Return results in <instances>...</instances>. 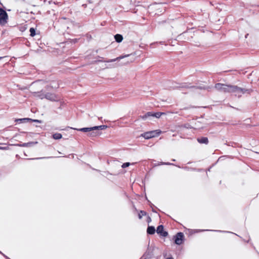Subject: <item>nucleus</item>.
<instances>
[{
  "instance_id": "1",
  "label": "nucleus",
  "mask_w": 259,
  "mask_h": 259,
  "mask_svg": "<svg viewBox=\"0 0 259 259\" xmlns=\"http://www.w3.org/2000/svg\"><path fill=\"white\" fill-rule=\"evenodd\" d=\"M46 90L43 89L40 91L34 92L33 94L34 96L35 97H37L41 99L46 98L51 101L56 100V97L55 94L50 93H46Z\"/></svg>"
},
{
  "instance_id": "2",
  "label": "nucleus",
  "mask_w": 259,
  "mask_h": 259,
  "mask_svg": "<svg viewBox=\"0 0 259 259\" xmlns=\"http://www.w3.org/2000/svg\"><path fill=\"white\" fill-rule=\"evenodd\" d=\"M107 128V126L105 125H101L99 126H95L92 127H85L79 130L80 131L83 132H88L94 130H105Z\"/></svg>"
},
{
  "instance_id": "3",
  "label": "nucleus",
  "mask_w": 259,
  "mask_h": 259,
  "mask_svg": "<svg viewBox=\"0 0 259 259\" xmlns=\"http://www.w3.org/2000/svg\"><path fill=\"white\" fill-rule=\"evenodd\" d=\"M160 133L158 130L150 131L143 134L142 136L146 139H149L159 136Z\"/></svg>"
},
{
  "instance_id": "4",
  "label": "nucleus",
  "mask_w": 259,
  "mask_h": 259,
  "mask_svg": "<svg viewBox=\"0 0 259 259\" xmlns=\"http://www.w3.org/2000/svg\"><path fill=\"white\" fill-rule=\"evenodd\" d=\"M8 17L6 11L0 9V24L5 25L7 22Z\"/></svg>"
},
{
  "instance_id": "5",
  "label": "nucleus",
  "mask_w": 259,
  "mask_h": 259,
  "mask_svg": "<svg viewBox=\"0 0 259 259\" xmlns=\"http://www.w3.org/2000/svg\"><path fill=\"white\" fill-rule=\"evenodd\" d=\"M183 234L182 233H178L176 238L175 243L180 245L183 242Z\"/></svg>"
},
{
  "instance_id": "6",
  "label": "nucleus",
  "mask_w": 259,
  "mask_h": 259,
  "mask_svg": "<svg viewBox=\"0 0 259 259\" xmlns=\"http://www.w3.org/2000/svg\"><path fill=\"white\" fill-rule=\"evenodd\" d=\"M156 232L163 236H166L167 235V232L163 231V227L162 225L159 226L157 227Z\"/></svg>"
},
{
  "instance_id": "7",
  "label": "nucleus",
  "mask_w": 259,
  "mask_h": 259,
  "mask_svg": "<svg viewBox=\"0 0 259 259\" xmlns=\"http://www.w3.org/2000/svg\"><path fill=\"white\" fill-rule=\"evenodd\" d=\"M161 115V113H156L154 114H152L151 113L149 112V113H147L145 116H143L142 118L144 119V118H146L150 116H154L157 118H159Z\"/></svg>"
},
{
  "instance_id": "8",
  "label": "nucleus",
  "mask_w": 259,
  "mask_h": 259,
  "mask_svg": "<svg viewBox=\"0 0 259 259\" xmlns=\"http://www.w3.org/2000/svg\"><path fill=\"white\" fill-rule=\"evenodd\" d=\"M115 39L117 42H120L122 40L123 37L120 34H116L115 35Z\"/></svg>"
},
{
  "instance_id": "9",
  "label": "nucleus",
  "mask_w": 259,
  "mask_h": 259,
  "mask_svg": "<svg viewBox=\"0 0 259 259\" xmlns=\"http://www.w3.org/2000/svg\"><path fill=\"white\" fill-rule=\"evenodd\" d=\"M155 230L153 227H149L147 229V232L149 234H153L155 233Z\"/></svg>"
},
{
  "instance_id": "10",
  "label": "nucleus",
  "mask_w": 259,
  "mask_h": 259,
  "mask_svg": "<svg viewBox=\"0 0 259 259\" xmlns=\"http://www.w3.org/2000/svg\"><path fill=\"white\" fill-rule=\"evenodd\" d=\"M53 137L55 140H59L62 138V136L60 133H55L53 135Z\"/></svg>"
},
{
  "instance_id": "11",
  "label": "nucleus",
  "mask_w": 259,
  "mask_h": 259,
  "mask_svg": "<svg viewBox=\"0 0 259 259\" xmlns=\"http://www.w3.org/2000/svg\"><path fill=\"white\" fill-rule=\"evenodd\" d=\"M199 143H207L208 142V139L206 138H203L201 139H198Z\"/></svg>"
},
{
  "instance_id": "12",
  "label": "nucleus",
  "mask_w": 259,
  "mask_h": 259,
  "mask_svg": "<svg viewBox=\"0 0 259 259\" xmlns=\"http://www.w3.org/2000/svg\"><path fill=\"white\" fill-rule=\"evenodd\" d=\"M30 35L31 36H34L35 35V30L33 28H31L30 29Z\"/></svg>"
},
{
  "instance_id": "13",
  "label": "nucleus",
  "mask_w": 259,
  "mask_h": 259,
  "mask_svg": "<svg viewBox=\"0 0 259 259\" xmlns=\"http://www.w3.org/2000/svg\"><path fill=\"white\" fill-rule=\"evenodd\" d=\"M19 120L22 121V122H28L29 121H31V120H32V119L30 118H26L20 119H19Z\"/></svg>"
},
{
  "instance_id": "14",
  "label": "nucleus",
  "mask_w": 259,
  "mask_h": 259,
  "mask_svg": "<svg viewBox=\"0 0 259 259\" xmlns=\"http://www.w3.org/2000/svg\"><path fill=\"white\" fill-rule=\"evenodd\" d=\"M130 165H131V163L130 162H126V163H123L122 165V167L125 168V167L130 166Z\"/></svg>"
},
{
  "instance_id": "15",
  "label": "nucleus",
  "mask_w": 259,
  "mask_h": 259,
  "mask_svg": "<svg viewBox=\"0 0 259 259\" xmlns=\"http://www.w3.org/2000/svg\"><path fill=\"white\" fill-rule=\"evenodd\" d=\"M124 57H118V58H116V59H113V60H111L109 61H108L109 62H113V61H115L116 60H119V59H122Z\"/></svg>"
},
{
  "instance_id": "16",
  "label": "nucleus",
  "mask_w": 259,
  "mask_h": 259,
  "mask_svg": "<svg viewBox=\"0 0 259 259\" xmlns=\"http://www.w3.org/2000/svg\"><path fill=\"white\" fill-rule=\"evenodd\" d=\"M31 121H33V122H37V123H41V120H37V119H34V120H32V119Z\"/></svg>"
},
{
  "instance_id": "17",
  "label": "nucleus",
  "mask_w": 259,
  "mask_h": 259,
  "mask_svg": "<svg viewBox=\"0 0 259 259\" xmlns=\"http://www.w3.org/2000/svg\"><path fill=\"white\" fill-rule=\"evenodd\" d=\"M0 149L7 150V147H0Z\"/></svg>"
},
{
  "instance_id": "18",
  "label": "nucleus",
  "mask_w": 259,
  "mask_h": 259,
  "mask_svg": "<svg viewBox=\"0 0 259 259\" xmlns=\"http://www.w3.org/2000/svg\"><path fill=\"white\" fill-rule=\"evenodd\" d=\"M134 59L133 58V59H130L129 61H128L127 62H133V61H134Z\"/></svg>"
},
{
  "instance_id": "19",
  "label": "nucleus",
  "mask_w": 259,
  "mask_h": 259,
  "mask_svg": "<svg viewBox=\"0 0 259 259\" xmlns=\"http://www.w3.org/2000/svg\"><path fill=\"white\" fill-rule=\"evenodd\" d=\"M129 56H130V55H127V56H125V57H129Z\"/></svg>"
},
{
  "instance_id": "20",
  "label": "nucleus",
  "mask_w": 259,
  "mask_h": 259,
  "mask_svg": "<svg viewBox=\"0 0 259 259\" xmlns=\"http://www.w3.org/2000/svg\"><path fill=\"white\" fill-rule=\"evenodd\" d=\"M142 215H144V212H142Z\"/></svg>"
},
{
  "instance_id": "21",
  "label": "nucleus",
  "mask_w": 259,
  "mask_h": 259,
  "mask_svg": "<svg viewBox=\"0 0 259 259\" xmlns=\"http://www.w3.org/2000/svg\"><path fill=\"white\" fill-rule=\"evenodd\" d=\"M167 259H172V258H168Z\"/></svg>"
}]
</instances>
